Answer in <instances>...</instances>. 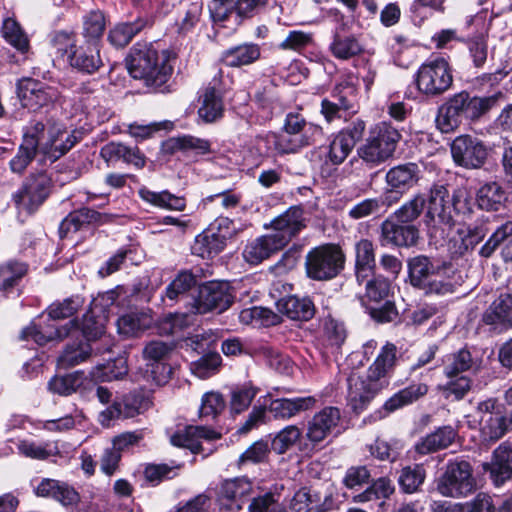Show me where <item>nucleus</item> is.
<instances>
[{
	"mask_svg": "<svg viewBox=\"0 0 512 512\" xmlns=\"http://www.w3.org/2000/svg\"><path fill=\"white\" fill-rule=\"evenodd\" d=\"M510 193L497 181L483 183L476 193V203L481 210L498 212L507 207Z\"/></svg>",
	"mask_w": 512,
	"mask_h": 512,
	"instance_id": "nucleus-29",
	"label": "nucleus"
},
{
	"mask_svg": "<svg viewBox=\"0 0 512 512\" xmlns=\"http://www.w3.org/2000/svg\"><path fill=\"white\" fill-rule=\"evenodd\" d=\"M345 256L334 244L312 248L306 255L305 268L309 278L317 281L336 277L344 267Z\"/></svg>",
	"mask_w": 512,
	"mask_h": 512,
	"instance_id": "nucleus-8",
	"label": "nucleus"
},
{
	"mask_svg": "<svg viewBox=\"0 0 512 512\" xmlns=\"http://www.w3.org/2000/svg\"><path fill=\"white\" fill-rule=\"evenodd\" d=\"M100 218L101 214L99 212L87 207L70 212L59 225V235L61 238L68 237L71 233H75L92 223H97Z\"/></svg>",
	"mask_w": 512,
	"mask_h": 512,
	"instance_id": "nucleus-40",
	"label": "nucleus"
},
{
	"mask_svg": "<svg viewBox=\"0 0 512 512\" xmlns=\"http://www.w3.org/2000/svg\"><path fill=\"white\" fill-rule=\"evenodd\" d=\"M257 113V121L264 124L270 121L276 110L282 108V101L277 86L266 79L254 92L251 99Z\"/></svg>",
	"mask_w": 512,
	"mask_h": 512,
	"instance_id": "nucleus-21",
	"label": "nucleus"
},
{
	"mask_svg": "<svg viewBox=\"0 0 512 512\" xmlns=\"http://www.w3.org/2000/svg\"><path fill=\"white\" fill-rule=\"evenodd\" d=\"M27 272V265L23 262L10 260L0 265V292L7 293Z\"/></svg>",
	"mask_w": 512,
	"mask_h": 512,
	"instance_id": "nucleus-61",
	"label": "nucleus"
},
{
	"mask_svg": "<svg viewBox=\"0 0 512 512\" xmlns=\"http://www.w3.org/2000/svg\"><path fill=\"white\" fill-rule=\"evenodd\" d=\"M253 491V483L247 477H235L221 482L218 498L228 502L249 496Z\"/></svg>",
	"mask_w": 512,
	"mask_h": 512,
	"instance_id": "nucleus-47",
	"label": "nucleus"
},
{
	"mask_svg": "<svg viewBox=\"0 0 512 512\" xmlns=\"http://www.w3.org/2000/svg\"><path fill=\"white\" fill-rule=\"evenodd\" d=\"M340 421L341 412L337 407L327 406L316 412L306 424L305 438L309 443H304L300 450L305 452L322 447L329 436L339 431Z\"/></svg>",
	"mask_w": 512,
	"mask_h": 512,
	"instance_id": "nucleus-11",
	"label": "nucleus"
},
{
	"mask_svg": "<svg viewBox=\"0 0 512 512\" xmlns=\"http://www.w3.org/2000/svg\"><path fill=\"white\" fill-rule=\"evenodd\" d=\"M261 48L256 43H243L223 51L221 60L228 67H242L260 59Z\"/></svg>",
	"mask_w": 512,
	"mask_h": 512,
	"instance_id": "nucleus-36",
	"label": "nucleus"
},
{
	"mask_svg": "<svg viewBox=\"0 0 512 512\" xmlns=\"http://www.w3.org/2000/svg\"><path fill=\"white\" fill-rule=\"evenodd\" d=\"M90 342L80 339L68 343L61 355L58 357V365L61 368H71L86 361L92 352Z\"/></svg>",
	"mask_w": 512,
	"mask_h": 512,
	"instance_id": "nucleus-45",
	"label": "nucleus"
},
{
	"mask_svg": "<svg viewBox=\"0 0 512 512\" xmlns=\"http://www.w3.org/2000/svg\"><path fill=\"white\" fill-rule=\"evenodd\" d=\"M457 431L450 425L438 427L432 433L421 438L415 445V450L421 455L433 453L449 447L455 440Z\"/></svg>",
	"mask_w": 512,
	"mask_h": 512,
	"instance_id": "nucleus-35",
	"label": "nucleus"
},
{
	"mask_svg": "<svg viewBox=\"0 0 512 512\" xmlns=\"http://www.w3.org/2000/svg\"><path fill=\"white\" fill-rule=\"evenodd\" d=\"M275 151L278 157L296 154L303 148L311 146L304 140L305 138L288 134L282 128L279 132H273Z\"/></svg>",
	"mask_w": 512,
	"mask_h": 512,
	"instance_id": "nucleus-60",
	"label": "nucleus"
},
{
	"mask_svg": "<svg viewBox=\"0 0 512 512\" xmlns=\"http://www.w3.org/2000/svg\"><path fill=\"white\" fill-rule=\"evenodd\" d=\"M106 27L103 12L92 10L83 17L82 36L84 42L100 45Z\"/></svg>",
	"mask_w": 512,
	"mask_h": 512,
	"instance_id": "nucleus-49",
	"label": "nucleus"
},
{
	"mask_svg": "<svg viewBox=\"0 0 512 512\" xmlns=\"http://www.w3.org/2000/svg\"><path fill=\"white\" fill-rule=\"evenodd\" d=\"M234 296L225 283L210 282L200 287L198 296L193 299V312L206 314L211 311L223 312L233 303Z\"/></svg>",
	"mask_w": 512,
	"mask_h": 512,
	"instance_id": "nucleus-17",
	"label": "nucleus"
},
{
	"mask_svg": "<svg viewBox=\"0 0 512 512\" xmlns=\"http://www.w3.org/2000/svg\"><path fill=\"white\" fill-rule=\"evenodd\" d=\"M421 175L420 166L414 162H406L391 167L385 175L387 190L384 195L386 196L387 206L399 201L405 193L416 186L421 179Z\"/></svg>",
	"mask_w": 512,
	"mask_h": 512,
	"instance_id": "nucleus-13",
	"label": "nucleus"
},
{
	"mask_svg": "<svg viewBox=\"0 0 512 512\" xmlns=\"http://www.w3.org/2000/svg\"><path fill=\"white\" fill-rule=\"evenodd\" d=\"M461 197V191H455L450 197L447 185L441 182L430 186L423 223L431 240L439 242L449 236L456 223L455 213L461 210Z\"/></svg>",
	"mask_w": 512,
	"mask_h": 512,
	"instance_id": "nucleus-3",
	"label": "nucleus"
},
{
	"mask_svg": "<svg viewBox=\"0 0 512 512\" xmlns=\"http://www.w3.org/2000/svg\"><path fill=\"white\" fill-rule=\"evenodd\" d=\"M100 49L101 45L83 42L74 48L66 62L78 73L92 75L103 66Z\"/></svg>",
	"mask_w": 512,
	"mask_h": 512,
	"instance_id": "nucleus-23",
	"label": "nucleus"
},
{
	"mask_svg": "<svg viewBox=\"0 0 512 512\" xmlns=\"http://www.w3.org/2000/svg\"><path fill=\"white\" fill-rule=\"evenodd\" d=\"M474 487L475 481L470 463L458 458L448 461L437 483L438 492L446 497L467 496Z\"/></svg>",
	"mask_w": 512,
	"mask_h": 512,
	"instance_id": "nucleus-10",
	"label": "nucleus"
},
{
	"mask_svg": "<svg viewBox=\"0 0 512 512\" xmlns=\"http://www.w3.org/2000/svg\"><path fill=\"white\" fill-rule=\"evenodd\" d=\"M16 448L20 455L35 460H46L58 454L57 446H53L49 442L39 443L33 440L23 439L18 440Z\"/></svg>",
	"mask_w": 512,
	"mask_h": 512,
	"instance_id": "nucleus-56",
	"label": "nucleus"
},
{
	"mask_svg": "<svg viewBox=\"0 0 512 512\" xmlns=\"http://www.w3.org/2000/svg\"><path fill=\"white\" fill-rule=\"evenodd\" d=\"M512 240V221L508 220L498 226L479 250V255L489 258L503 244Z\"/></svg>",
	"mask_w": 512,
	"mask_h": 512,
	"instance_id": "nucleus-63",
	"label": "nucleus"
},
{
	"mask_svg": "<svg viewBox=\"0 0 512 512\" xmlns=\"http://www.w3.org/2000/svg\"><path fill=\"white\" fill-rule=\"evenodd\" d=\"M193 305L187 312H175L165 316L159 324L161 333L175 335L194 322Z\"/></svg>",
	"mask_w": 512,
	"mask_h": 512,
	"instance_id": "nucleus-62",
	"label": "nucleus"
},
{
	"mask_svg": "<svg viewBox=\"0 0 512 512\" xmlns=\"http://www.w3.org/2000/svg\"><path fill=\"white\" fill-rule=\"evenodd\" d=\"M401 139V133L389 122L371 127L365 143L357 149V156L369 168H375L391 158Z\"/></svg>",
	"mask_w": 512,
	"mask_h": 512,
	"instance_id": "nucleus-5",
	"label": "nucleus"
},
{
	"mask_svg": "<svg viewBox=\"0 0 512 512\" xmlns=\"http://www.w3.org/2000/svg\"><path fill=\"white\" fill-rule=\"evenodd\" d=\"M283 248L279 239L268 233L248 241L242 251V257L246 263L257 266Z\"/></svg>",
	"mask_w": 512,
	"mask_h": 512,
	"instance_id": "nucleus-25",
	"label": "nucleus"
},
{
	"mask_svg": "<svg viewBox=\"0 0 512 512\" xmlns=\"http://www.w3.org/2000/svg\"><path fill=\"white\" fill-rule=\"evenodd\" d=\"M323 338L331 353H338L347 338V329L342 321L328 316L324 321Z\"/></svg>",
	"mask_w": 512,
	"mask_h": 512,
	"instance_id": "nucleus-52",
	"label": "nucleus"
},
{
	"mask_svg": "<svg viewBox=\"0 0 512 512\" xmlns=\"http://www.w3.org/2000/svg\"><path fill=\"white\" fill-rule=\"evenodd\" d=\"M342 30V27L335 29L329 48L335 58L348 60L359 55L363 51V47L355 35L343 34Z\"/></svg>",
	"mask_w": 512,
	"mask_h": 512,
	"instance_id": "nucleus-43",
	"label": "nucleus"
},
{
	"mask_svg": "<svg viewBox=\"0 0 512 512\" xmlns=\"http://www.w3.org/2000/svg\"><path fill=\"white\" fill-rule=\"evenodd\" d=\"M504 98L502 92L479 97L461 91L449 97L437 111L435 123L441 133H452L463 121H477Z\"/></svg>",
	"mask_w": 512,
	"mask_h": 512,
	"instance_id": "nucleus-2",
	"label": "nucleus"
},
{
	"mask_svg": "<svg viewBox=\"0 0 512 512\" xmlns=\"http://www.w3.org/2000/svg\"><path fill=\"white\" fill-rule=\"evenodd\" d=\"M51 186V179L46 173L41 172L31 175L14 196L15 203L29 214H32L47 199Z\"/></svg>",
	"mask_w": 512,
	"mask_h": 512,
	"instance_id": "nucleus-16",
	"label": "nucleus"
},
{
	"mask_svg": "<svg viewBox=\"0 0 512 512\" xmlns=\"http://www.w3.org/2000/svg\"><path fill=\"white\" fill-rule=\"evenodd\" d=\"M148 25V20L138 17L131 22H121L114 25L108 32L107 40L115 48L126 47L132 39Z\"/></svg>",
	"mask_w": 512,
	"mask_h": 512,
	"instance_id": "nucleus-38",
	"label": "nucleus"
},
{
	"mask_svg": "<svg viewBox=\"0 0 512 512\" xmlns=\"http://www.w3.org/2000/svg\"><path fill=\"white\" fill-rule=\"evenodd\" d=\"M219 438L220 434L212 428L200 425H188L176 431L170 437V442L173 446L190 449L192 453L196 454L201 450L200 439L214 440Z\"/></svg>",
	"mask_w": 512,
	"mask_h": 512,
	"instance_id": "nucleus-26",
	"label": "nucleus"
},
{
	"mask_svg": "<svg viewBox=\"0 0 512 512\" xmlns=\"http://www.w3.org/2000/svg\"><path fill=\"white\" fill-rule=\"evenodd\" d=\"M34 493L38 497L53 499L67 512H101L92 497L82 498L76 488L66 481L43 478L34 487Z\"/></svg>",
	"mask_w": 512,
	"mask_h": 512,
	"instance_id": "nucleus-6",
	"label": "nucleus"
},
{
	"mask_svg": "<svg viewBox=\"0 0 512 512\" xmlns=\"http://www.w3.org/2000/svg\"><path fill=\"white\" fill-rule=\"evenodd\" d=\"M382 245L395 247L415 246L419 239V229L413 224L400 223L389 216L380 226Z\"/></svg>",
	"mask_w": 512,
	"mask_h": 512,
	"instance_id": "nucleus-20",
	"label": "nucleus"
},
{
	"mask_svg": "<svg viewBox=\"0 0 512 512\" xmlns=\"http://www.w3.org/2000/svg\"><path fill=\"white\" fill-rule=\"evenodd\" d=\"M100 156L108 164L122 161L136 169H142L146 164V157L137 146H128L119 142H109L100 150Z\"/></svg>",
	"mask_w": 512,
	"mask_h": 512,
	"instance_id": "nucleus-27",
	"label": "nucleus"
},
{
	"mask_svg": "<svg viewBox=\"0 0 512 512\" xmlns=\"http://www.w3.org/2000/svg\"><path fill=\"white\" fill-rule=\"evenodd\" d=\"M258 403L265 407V413L275 420L287 421L298 414L312 409L316 404L314 396L274 398L271 392L258 399Z\"/></svg>",
	"mask_w": 512,
	"mask_h": 512,
	"instance_id": "nucleus-15",
	"label": "nucleus"
},
{
	"mask_svg": "<svg viewBox=\"0 0 512 512\" xmlns=\"http://www.w3.org/2000/svg\"><path fill=\"white\" fill-rule=\"evenodd\" d=\"M166 149L170 152L182 151L205 155L211 152V142L192 135H182L169 139L166 142Z\"/></svg>",
	"mask_w": 512,
	"mask_h": 512,
	"instance_id": "nucleus-48",
	"label": "nucleus"
},
{
	"mask_svg": "<svg viewBox=\"0 0 512 512\" xmlns=\"http://www.w3.org/2000/svg\"><path fill=\"white\" fill-rule=\"evenodd\" d=\"M347 406L355 414H360L368 408L372 400L385 387L366 374L360 376L352 371L347 379Z\"/></svg>",
	"mask_w": 512,
	"mask_h": 512,
	"instance_id": "nucleus-14",
	"label": "nucleus"
},
{
	"mask_svg": "<svg viewBox=\"0 0 512 512\" xmlns=\"http://www.w3.org/2000/svg\"><path fill=\"white\" fill-rule=\"evenodd\" d=\"M270 226L272 228L270 234L275 239H279L281 245L285 247L305 227L302 208L299 206L288 208L273 219Z\"/></svg>",
	"mask_w": 512,
	"mask_h": 512,
	"instance_id": "nucleus-22",
	"label": "nucleus"
},
{
	"mask_svg": "<svg viewBox=\"0 0 512 512\" xmlns=\"http://www.w3.org/2000/svg\"><path fill=\"white\" fill-rule=\"evenodd\" d=\"M2 36L21 54L28 53L30 41L20 24L13 18H6L2 25Z\"/></svg>",
	"mask_w": 512,
	"mask_h": 512,
	"instance_id": "nucleus-54",
	"label": "nucleus"
},
{
	"mask_svg": "<svg viewBox=\"0 0 512 512\" xmlns=\"http://www.w3.org/2000/svg\"><path fill=\"white\" fill-rule=\"evenodd\" d=\"M426 198V194L417 193L390 216L400 223L411 224L413 221L418 219L424 211L426 207Z\"/></svg>",
	"mask_w": 512,
	"mask_h": 512,
	"instance_id": "nucleus-57",
	"label": "nucleus"
},
{
	"mask_svg": "<svg viewBox=\"0 0 512 512\" xmlns=\"http://www.w3.org/2000/svg\"><path fill=\"white\" fill-rule=\"evenodd\" d=\"M452 82L451 69L444 58L423 63L414 76L418 93L426 98L440 96L451 87Z\"/></svg>",
	"mask_w": 512,
	"mask_h": 512,
	"instance_id": "nucleus-9",
	"label": "nucleus"
},
{
	"mask_svg": "<svg viewBox=\"0 0 512 512\" xmlns=\"http://www.w3.org/2000/svg\"><path fill=\"white\" fill-rule=\"evenodd\" d=\"M447 268H439L435 275L425 284L421 290L425 294L446 295L456 291L462 284L461 276Z\"/></svg>",
	"mask_w": 512,
	"mask_h": 512,
	"instance_id": "nucleus-41",
	"label": "nucleus"
},
{
	"mask_svg": "<svg viewBox=\"0 0 512 512\" xmlns=\"http://www.w3.org/2000/svg\"><path fill=\"white\" fill-rule=\"evenodd\" d=\"M225 247L224 240L220 239L217 233L207 229L196 236L191 251L193 255L208 259L222 252Z\"/></svg>",
	"mask_w": 512,
	"mask_h": 512,
	"instance_id": "nucleus-44",
	"label": "nucleus"
},
{
	"mask_svg": "<svg viewBox=\"0 0 512 512\" xmlns=\"http://www.w3.org/2000/svg\"><path fill=\"white\" fill-rule=\"evenodd\" d=\"M428 392V386L424 383H413L404 389H401L385 401L382 410L371 415L374 419H382L389 413H392L406 405L412 404L419 398L425 396Z\"/></svg>",
	"mask_w": 512,
	"mask_h": 512,
	"instance_id": "nucleus-30",
	"label": "nucleus"
},
{
	"mask_svg": "<svg viewBox=\"0 0 512 512\" xmlns=\"http://www.w3.org/2000/svg\"><path fill=\"white\" fill-rule=\"evenodd\" d=\"M490 478L495 486L512 479V444L504 442L493 452L489 467Z\"/></svg>",
	"mask_w": 512,
	"mask_h": 512,
	"instance_id": "nucleus-32",
	"label": "nucleus"
},
{
	"mask_svg": "<svg viewBox=\"0 0 512 512\" xmlns=\"http://www.w3.org/2000/svg\"><path fill=\"white\" fill-rule=\"evenodd\" d=\"M376 267L375 247L371 240L361 239L355 244V276L359 284L373 276Z\"/></svg>",
	"mask_w": 512,
	"mask_h": 512,
	"instance_id": "nucleus-34",
	"label": "nucleus"
},
{
	"mask_svg": "<svg viewBox=\"0 0 512 512\" xmlns=\"http://www.w3.org/2000/svg\"><path fill=\"white\" fill-rule=\"evenodd\" d=\"M282 129L288 134L305 138L304 140L310 145H314L323 136L322 127L307 121L299 111L286 114Z\"/></svg>",
	"mask_w": 512,
	"mask_h": 512,
	"instance_id": "nucleus-31",
	"label": "nucleus"
},
{
	"mask_svg": "<svg viewBox=\"0 0 512 512\" xmlns=\"http://www.w3.org/2000/svg\"><path fill=\"white\" fill-rule=\"evenodd\" d=\"M17 95L24 107L37 111L53 103L58 97V91L39 80L23 78L17 82Z\"/></svg>",
	"mask_w": 512,
	"mask_h": 512,
	"instance_id": "nucleus-18",
	"label": "nucleus"
},
{
	"mask_svg": "<svg viewBox=\"0 0 512 512\" xmlns=\"http://www.w3.org/2000/svg\"><path fill=\"white\" fill-rule=\"evenodd\" d=\"M243 195L235 189H224L203 199L205 207L214 210L222 209L226 212L235 210L241 203Z\"/></svg>",
	"mask_w": 512,
	"mask_h": 512,
	"instance_id": "nucleus-55",
	"label": "nucleus"
},
{
	"mask_svg": "<svg viewBox=\"0 0 512 512\" xmlns=\"http://www.w3.org/2000/svg\"><path fill=\"white\" fill-rule=\"evenodd\" d=\"M481 321L495 334L512 328V295L501 293L484 311Z\"/></svg>",
	"mask_w": 512,
	"mask_h": 512,
	"instance_id": "nucleus-19",
	"label": "nucleus"
},
{
	"mask_svg": "<svg viewBox=\"0 0 512 512\" xmlns=\"http://www.w3.org/2000/svg\"><path fill=\"white\" fill-rule=\"evenodd\" d=\"M128 372L126 359L122 356L97 364L91 371L95 381L110 382L122 378Z\"/></svg>",
	"mask_w": 512,
	"mask_h": 512,
	"instance_id": "nucleus-50",
	"label": "nucleus"
},
{
	"mask_svg": "<svg viewBox=\"0 0 512 512\" xmlns=\"http://www.w3.org/2000/svg\"><path fill=\"white\" fill-rule=\"evenodd\" d=\"M48 134V140L42 144L41 150L44 156L52 162L71 150L80 139L76 131L69 132L58 126L51 127Z\"/></svg>",
	"mask_w": 512,
	"mask_h": 512,
	"instance_id": "nucleus-24",
	"label": "nucleus"
},
{
	"mask_svg": "<svg viewBox=\"0 0 512 512\" xmlns=\"http://www.w3.org/2000/svg\"><path fill=\"white\" fill-rule=\"evenodd\" d=\"M76 38L77 34L73 30H55L49 36L50 44L55 53L65 61L68 60V56L74 48L78 46Z\"/></svg>",
	"mask_w": 512,
	"mask_h": 512,
	"instance_id": "nucleus-64",
	"label": "nucleus"
},
{
	"mask_svg": "<svg viewBox=\"0 0 512 512\" xmlns=\"http://www.w3.org/2000/svg\"><path fill=\"white\" fill-rule=\"evenodd\" d=\"M177 52L162 47L160 42H137L130 50L127 67L130 75L142 80L147 87L158 92H167Z\"/></svg>",
	"mask_w": 512,
	"mask_h": 512,
	"instance_id": "nucleus-1",
	"label": "nucleus"
},
{
	"mask_svg": "<svg viewBox=\"0 0 512 512\" xmlns=\"http://www.w3.org/2000/svg\"><path fill=\"white\" fill-rule=\"evenodd\" d=\"M454 163L465 169H479L484 166L489 148L477 137L469 134L457 136L450 144Z\"/></svg>",
	"mask_w": 512,
	"mask_h": 512,
	"instance_id": "nucleus-12",
	"label": "nucleus"
},
{
	"mask_svg": "<svg viewBox=\"0 0 512 512\" xmlns=\"http://www.w3.org/2000/svg\"><path fill=\"white\" fill-rule=\"evenodd\" d=\"M96 311L91 308L89 312L84 314L81 323L71 320L69 326L56 328L48 325L46 328L38 327L35 323L24 328L21 332L22 340L32 339L36 344L42 346L47 342L61 339L66 336L78 337L81 335L83 339L90 342L102 336L104 333V320L106 315H95Z\"/></svg>",
	"mask_w": 512,
	"mask_h": 512,
	"instance_id": "nucleus-4",
	"label": "nucleus"
},
{
	"mask_svg": "<svg viewBox=\"0 0 512 512\" xmlns=\"http://www.w3.org/2000/svg\"><path fill=\"white\" fill-rule=\"evenodd\" d=\"M386 196L365 198L348 211V217L353 220H360L367 217H378L388 208Z\"/></svg>",
	"mask_w": 512,
	"mask_h": 512,
	"instance_id": "nucleus-53",
	"label": "nucleus"
},
{
	"mask_svg": "<svg viewBox=\"0 0 512 512\" xmlns=\"http://www.w3.org/2000/svg\"><path fill=\"white\" fill-rule=\"evenodd\" d=\"M152 317L146 312H129L118 318L116 325L119 334L126 337L136 336L148 329Z\"/></svg>",
	"mask_w": 512,
	"mask_h": 512,
	"instance_id": "nucleus-46",
	"label": "nucleus"
},
{
	"mask_svg": "<svg viewBox=\"0 0 512 512\" xmlns=\"http://www.w3.org/2000/svg\"><path fill=\"white\" fill-rule=\"evenodd\" d=\"M209 12L214 23H241L240 16L237 15L238 8L235 0H212L209 4Z\"/></svg>",
	"mask_w": 512,
	"mask_h": 512,
	"instance_id": "nucleus-59",
	"label": "nucleus"
},
{
	"mask_svg": "<svg viewBox=\"0 0 512 512\" xmlns=\"http://www.w3.org/2000/svg\"><path fill=\"white\" fill-rule=\"evenodd\" d=\"M173 350V345L164 341L153 340L147 343L143 349V357L147 361H151V366L154 364L156 368L162 369L161 376H155L154 379L158 384L166 382L170 373L171 367L164 364L163 361L169 356Z\"/></svg>",
	"mask_w": 512,
	"mask_h": 512,
	"instance_id": "nucleus-39",
	"label": "nucleus"
},
{
	"mask_svg": "<svg viewBox=\"0 0 512 512\" xmlns=\"http://www.w3.org/2000/svg\"><path fill=\"white\" fill-rule=\"evenodd\" d=\"M459 41L466 45L474 67L482 68L488 56L487 37L483 33L477 32L473 36H462Z\"/></svg>",
	"mask_w": 512,
	"mask_h": 512,
	"instance_id": "nucleus-58",
	"label": "nucleus"
},
{
	"mask_svg": "<svg viewBox=\"0 0 512 512\" xmlns=\"http://www.w3.org/2000/svg\"><path fill=\"white\" fill-rule=\"evenodd\" d=\"M223 102L219 92L214 87L206 88L202 104L198 109L199 117L206 123H211L223 115Z\"/></svg>",
	"mask_w": 512,
	"mask_h": 512,
	"instance_id": "nucleus-51",
	"label": "nucleus"
},
{
	"mask_svg": "<svg viewBox=\"0 0 512 512\" xmlns=\"http://www.w3.org/2000/svg\"><path fill=\"white\" fill-rule=\"evenodd\" d=\"M407 266L411 285L420 290L425 287V284L440 268L431 258L425 255L410 258Z\"/></svg>",
	"mask_w": 512,
	"mask_h": 512,
	"instance_id": "nucleus-37",
	"label": "nucleus"
},
{
	"mask_svg": "<svg viewBox=\"0 0 512 512\" xmlns=\"http://www.w3.org/2000/svg\"><path fill=\"white\" fill-rule=\"evenodd\" d=\"M397 352L398 349L394 343L386 342L380 348L373 363L368 367L366 374L386 387L388 384L387 378L394 372L397 365Z\"/></svg>",
	"mask_w": 512,
	"mask_h": 512,
	"instance_id": "nucleus-28",
	"label": "nucleus"
},
{
	"mask_svg": "<svg viewBox=\"0 0 512 512\" xmlns=\"http://www.w3.org/2000/svg\"><path fill=\"white\" fill-rule=\"evenodd\" d=\"M358 112V89L356 79L348 75L337 82L329 97L322 99L320 113L331 123Z\"/></svg>",
	"mask_w": 512,
	"mask_h": 512,
	"instance_id": "nucleus-7",
	"label": "nucleus"
},
{
	"mask_svg": "<svg viewBox=\"0 0 512 512\" xmlns=\"http://www.w3.org/2000/svg\"><path fill=\"white\" fill-rule=\"evenodd\" d=\"M138 194L144 202L160 209L183 211L186 208L185 198L174 195L168 190L155 192L146 187H142L139 189Z\"/></svg>",
	"mask_w": 512,
	"mask_h": 512,
	"instance_id": "nucleus-42",
	"label": "nucleus"
},
{
	"mask_svg": "<svg viewBox=\"0 0 512 512\" xmlns=\"http://www.w3.org/2000/svg\"><path fill=\"white\" fill-rule=\"evenodd\" d=\"M277 309L294 321H309L316 312L315 305L309 297H297L295 295L278 300Z\"/></svg>",
	"mask_w": 512,
	"mask_h": 512,
	"instance_id": "nucleus-33",
	"label": "nucleus"
}]
</instances>
